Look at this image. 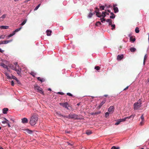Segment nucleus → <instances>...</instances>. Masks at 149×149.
<instances>
[{"mask_svg":"<svg viewBox=\"0 0 149 149\" xmlns=\"http://www.w3.org/2000/svg\"><path fill=\"white\" fill-rule=\"evenodd\" d=\"M38 120L37 116L33 115L32 116L30 120V123L31 125L33 126L35 125L37 123Z\"/></svg>","mask_w":149,"mask_h":149,"instance_id":"1","label":"nucleus"},{"mask_svg":"<svg viewBox=\"0 0 149 149\" xmlns=\"http://www.w3.org/2000/svg\"><path fill=\"white\" fill-rule=\"evenodd\" d=\"M142 98H140L139 100L137 102L135 103L134 104V108L135 110H137L141 107Z\"/></svg>","mask_w":149,"mask_h":149,"instance_id":"2","label":"nucleus"},{"mask_svg":"<svg viewBox=\"0 0 149 149\" xmlns=\"http://www.w3.org/2000/svg\"><path fill=\"white\" fill-rule=\"evenodd\" d=\"M77 116L75 114L70 113L68 116H64V117L70 119H77Z\"/></svg>","mask_w":149,"mask_h":149,"instance_id":"3","label":"nucleus"},{"mask_svg":"<svg viewBox=\"0 0 149 149\" xmlns=\"http://www.w3.org/2000/svg\"><path fill=\"white\" fill-rule=\"evenodd\" d=\"M35 89L38 92H39L40 93L43 94L44 92L42 90V89L40 87L38 86H35Z\"/></svg>","mask_w":149,"mask_h":149,"instance_id":"4","label":"nucleus"},{"mask_svg":"<svg viewBox=\"0 0 149 149\" xmlns=\"http://www.w3.org/2000/svg\"><path fill=\"white\" fill-rule=\"evenodd\" d=\"M59 104L60 105L62 106L63 107L68 109V107H69V105L67 102H66L64 103H59Z\"/></svg>","mask_w":149,"mask_h":149,"instance_id":"5","label":"nucleus"},{"mask_svg":"<svg viewBox=\"0 0 149 149\" xmlns=\"http://www.w3.org/2000/svg\"><path fill=\"white\" fill-rule=\"evenodd\" d=\"M12 41V40H4L0 41V45L2 44H6Z\"/></svg>","mask_w":149,"mask_h":149,"instance_id":"6","label":"nucleus"},{"mask_svg":"<svg viewBox=\"0 0 149 149\" xmlns=\"http://www.w3.org/2000/svg\"><path fill=\"white\" fill-rule=\"evenodd\" d=\"M114 110V107L113 106H110L108 109V111L110 113H112Z\"/></svg>","mask_w":149,"mask_h":149,"instance_id":"7","label":"nucleus"},{"mask_svg":"<svg viewBox=\"0 0 149 149\" xmlns=\"http://www.w3.org/2000/svg\"><path fill=\"white\" fill-rule=\"evenodd\" d=\"M21 68L19 67L16 68L15 70L17 74L21 76Z\"/></svg>","mask_w":149,"mask_h":149,"instance_id":"8","label":"nucleus"},{"mask_svg":"<svg viewBox=\"0 0 149 149\" xmlns=\"http://www.w3.org/2000/svg\"><path fill=\"white\" fill-rule=\"evenodd\" d=\"M132 116H130L127 117L125 118H124L123 119H119L120 121V122H123L125 121L126 119H129L131 118V117Z\"/></svg>","mask_w":149,"mask_h":149,"instance_id":"9","label":"nucleus"},{"mask_svg":"<svg viewBox=\"0 0 149 149\" xmlns=\"http://www.w3.org/2000/svg\"><path fill=\"white\" fill-rule=\"evenodd\" d=\"M28 120L26 118H24L22 119V122L23 123H27L28 122Z\"/></svg>","mask_w":149,"mask_h":149,"instance_id":"10","label":"nucleus"},{"mask_svg":"<svg viewBox=\"0 0 149 149\" xmlns=\"http://www.w3.org/2000/svg\"><path fill=\"white\" fill-rule=\"evenodd\" d=\"M1 66H2L3 68H6L7 70H8V67L7 65H5L3 63H0Z\"/></svg>","mask_w":149,"mask_h":149,"instance_id":"11","label":"nucleus"},{"mask_svg":"<svg viewBox=\"0 0 149 149\" xmlns=\"http://www.w3.org/2000/svg\"><path fill=\"white\" fill-rule=\"evenodd\" d=\"M136 40L135 37L134 36H130V40L132 42H134Z\"/></svg>","mask_w":149,"mask_h":149,"instance_id":"12","label":"nucleus"},{"mask_svg":"<svg viewBox=\"0 0 149 149\" xmlns=\"http://www.w3.org/2000/svg\"><path fill=\"white\" fill-rule=\"evenodd\" d=\"M95 12L96 13V15L97 16V17H101V15H100L101 13L100 12H99V11H97L96 10L95 11Z\"/></svg>","mask_w":149,"mask_h":149,"instance_id":"13","label":"nucleus"},{"mask_svg":"<svg viewBox=\"0 0 149 149\" xmlns=\"http://www.w3.org/2000/svg\"><path fill=\"white\" fill-rule=\"evenodd\" d=\"M123 58V55L122 54L121 55H118L117 56V59L118 60H121Z\"/></svg>","mask_w":149,"mask_h":149,"instance_id":"14","label":"nucleus"},{"mask_svg":"<svg viewBox=\"0 0 149 149\" xmlns=\"http://www.w3.org/2000/svg\"><path fill=\"white\" fill-rule=\"evenodd\" d=\"M25 131L26 133L29 134H31L33 132V131L30 130L28 129H26Z\"/></svg>","mask_w":149,"mask_h":149,"instance_id":"15","label":"nucleus"},{"mask_svg":"<svg viewBox=\"0 0 149 149\" xmlns=\"http://www.w3.org/2000/svg\"><path fill=\"white\" fill-rule=\"evenodd\" d=\"M8 109L7 108H4L3 109V113L4 114H6L7 112L8 111Z\"/></svg>","mask_w":149,"mask_h":149,"instance_id":"16","label":"nucleus"},{"mask_svg":"<svg viewBox=\"0 0 149 149\" xmlns=\"http://www.w3.org/2000/svg\"><path fill=\"white\" fill-rule=\"evenodd\" d=\"M9 67L12 69L15 70L17 68H16V67L14 65H10L9 66Z\"/></svg>","mask_w":149,"mask_h":149,"instance_id":"17","label":"nucleus"},{"mask_svg":"<svg viewBox=\"0 0 149 149\" xmlns=\"http://www.w3.org/2000/svg\"><path fill=\"white\" fill-rule=\"evenodd\" d=\"M105 102V101L103 100V101L100 104V105L98 106V107L99 108H101L102 106L104 104Z\"/></svg>","mask_w":149,"mask_h":149,"instance_id":"18","label":"nucleus"},{"mask_svg":"<svg viewBox=\"0 0 149 149\" xmlns=\"http://www.w3.org/2000/svg\"><path fill=\"white\" fill-rule=\"evenodd\" d=\"M113 10L115 13H116L118 12V9L117 7H114L113 8Z\"/></svg>","mask_w":149,"mask_h":149,"instance_id":"19","label":"nucleus"},{"mask_svg":"<svg viewBox=\"0 0 149 149\" xmlns=\"http://www.w3.org/2000/svg\"><path fill=\"white\" fill-rule=\"evenodd\" d=\"M52 31L51 30H47L46 31L47 34L48 36H50L52 33Z\"/></svg>","mask_w":149,"mask_h":149,"instance_id":"20","label":"nucleus"},{"mask_svg":"<svg viewBox=\"0 0 149 149\" xmlns=\"http://www.w3.org/2000/svg\"><path fill=\"white\" fill-rule=\"evenodd\" d=\"M0 28L1 29H8V26H0Z\"/></svg>","mask_w":149,"mask_h":149,"instance_id":"21","label":"nucleus"},{"mask_svg":"<svg viewBox=\"0 0 149 149\" xmlns=\"http://www.w3.org/2000/svg\"><path fill=\"white\" fill-rule=\"evenodd\" d=\"M147 58V54H146L145 55L144 58L143 62V64L144 65H145L146 61Z\"/></svg>","mask_w":149,"mask_h":149,"instance_id":"22","label":"nucleus"},{"mask_svg":"<svg viewBox=\"0 0 149 149\" xmlns=\"http://www.w3.org/2000/svg\"><path fill=\"white\" fill-rule=\"evenodd\" d=\"M130 50L131 52H134L136 51V49L134 47H132L130 48Z\"/></svg>","mask_w":149,"mask_h":149,"instance_id":"23","label":"nucleus"},{"mask_svg":"<svg viewBox=\"0 0 149 149\" xmlns=\"http://www.w3.org/2000/svg\"><path fill=\"white\" fill-rule=\"evenodd\" d=\"M111 14L112 15L110 16V17L111 19H114L115 17V15L112 12L111 13Z\"/></svg>","mask_w":149,"mask_h":149,"instance_id":"24","label":"nucleus"},{"mask_svg":"<svg viewBox=\"0 0 149 149\" xmlns=\"http://www.w3.org/2000/svg\"><path fill=\"white\" fill-rule=\"evenodd\" d=\"M37 79L38 80L41 81V82H43L45 81V80L43 78H41L40 77H37Z\"/></svg>","mask_w":149,"mask_h":149,"instance_id":"25","label":"nucleus"},{"mask_svg":"<svg viewBox=\"0 0 149 149\" xmlns=\"http://www.w3.org/2000/svg\"><path fill=\"white\" fill-rule=\"evenodd\" d=\"M5 75H6V76H7V79H11V77H10V76H9V74L8 72H5Z\"/></svg>","mask_w":149,"mask_h":149,"instance_id":"26","label":"nucleus"},{"mask_svg":"<svg viewBox=\"0 0 149 149\" xmlns=\"http://www.w3.org/2000/svg\"><path fill=\"white\" fill-rule=\"evenodd\" d=\"M56 114L59 116L61 117L62 116L63 117H64V116H63V115H62L60 112H56Z\"/></svg>","mask_w":149,"mask_h":149,"instance_id":"27","label":"nucleus"},{"mask_svg":"<svg viewBox=\"0 0 149 149\" xmlns=\"http://www.w3.org/2000/svg\"><path fill=\"white\" fill-rule=\"evenodd\" d=\"M22 28V27H21L19 28H18V29H16L14 31H13V32L15 34V33L16 32H17L18 31H20L21 30V29Z\"/></svg>","mask_w":149,"mask_h":149,"instance_id":"28","label":"nucleus"},{"mask_svg":"<svg viewBox=\"0 0 149 149\" xmlns=\"http://www.w3.org/2000/svg\"><path fill=\"white\" fill-rule=\"evenodd\" d=\"M86 134L88 135H89L92 134V132L90 130H87L86 131Z\"/></svg>","mask_w":149,"mask_h":149,"instance_id":"29","label":"nucleus"},{"mask_svg":"<svg viewBox=\"0 0 149 149\" xmlns=\"http://www.w3.org/2000/svg\"><path fill=\"white\" fill-rule=\"evenodd\" d=\"M101 23L100 21L97 22L96 23V25L97 26H99L100 25H101Z\"/></svg>","mask_w":149,"mask_h":149,"instance_id":"30","label":"nucleus"},{"mask_svg":"<svg viewBox=\"0 0 149 149\" xmlns=\"http://www.w3.org/2000/svg\"><path fill=\"white\" fill-rule=\"evenodd\" d=\"M4 119L6 120V121H3L2 122V123L3 124H7L8 123V120H7L6 118H4Z\"/></svg>","mask_w":149,"mask_h":149,"instance_id":"31","label":"nucleus"},{"mask_svg":"<svg viewBox=\"0 0 149 149\" xmlns=\"http://www.w3.org/2000/svg\"><path fill=\"white\" fill-rule=\"evenodd\" d=\"M30 74L33 77H35V75L36 74L33 72H31Z\"/></svg>","mask_w":149,"mask_h":149,"instance_id":"32","label":"nucleus"},{"mask_svg":"<svg viewBox=\"0 0 149 149\" xmlns=\"http://www.w3.org/2000/svg\"><path fill=\"white\" fill-rule=\"evenodd\" d=\"M93 15V14L92 13H90L88 15V17L89 18H91Z\"/></svg>","mask_w":149,"mask_h":149,"instance_id":"33","label":"nucleus"},{"mask_svg":"<svg viewBox=\"0 0 149 149\" xmlns=\"http://www.w3.org/2000/svg\"><path fill=\"white\" fill-rule=\"evenodd\" d=\"M101 17L102 16L103 18H104L106 17L105 13L104 12H103L102 13V14L101 15Z\"/></svg>","mask_w":149,"mask_h":149,"instance_id":"34","label":"nucleus"},{"mask_svg":"<svg viewBox=\"0 0 149 149\" xmlns=\"http://www.w3.org/2000/svg\"><path fill=\"white\" fill-rule=\"evenodd\" d=\"M135 32L136 33H138L139 32V30L138 27H137L136 28V29H135Z\"/></svg>","mask_w":149,"mask_h":149,"instance_id":"35","label":"nucleus"},{"mask_svg":"<svg viewBox=\"0 0 149 149\" xmlns=\"http://www.w3.org/2000/svg\"><path fill=\"white\" fill-rule=\"evenodd\" d=\"M15 34V33H14L13 32V33H11V34H10V35H8V36H7V37L8 38H10V37H11V36H13V35H14V34Z\"/></svg>","mask_w":149,"mask_h":149,"instance_id":"36","label":"nucleus"},{"mask_svg":"<svg viewBox=\"0 0 149 149\" xmlns=\"http://www.w3.org/2000/svg\"><path fill=\"white\" fill-rule=\"evenodd\" d=\"M26 21H27V20L26 19L24 20L23 21V22L20 25H22V26L23 25H24L26 23Z\"/></svg>","mask_w":149,"mask_h":149,"instance_id":"37","label":"nucleus"},{"mask_svg":"<svg viewBox=\"0 0 149 149\" xmlns=\"http://www.w3.org/2000/svg\"><path fill=\"white\" fill-rule=\"evenodd\" d=\"M40 4H39L34 9V10H37L38 8L40 7Z\"/></svg>","mask_w":149,"mask_h":149,"instance_id":"38","label":"nucleus"},{"mask_svg":"<svg viewBox=\"0 0 149 149\" xmlns=\"http://www.w3.org/2000/svg\"><path fill=\"white\" fill-rule=\"evenodd\" d=\"M14 66L16 67V68H18L19 67V65L17 64V62H15L14 63Z\"/></svg>","mask_w":149,"mask_h":149,"instance_id":"39","label":"nucleus"},{"mask_svg":"<svg viewBox=\"0 0 149 149\" xmlns=\"http://www.w3.org/2000/svg\"><path fill=\"white\" fill-rule=\"evenodd\" d=\"M140 119H141V121H144V116H143V114H142L140 117Z\"/></svg>","mask_w":149,"mask_h":149,"instance_id":"40","label":"nucleus"},{"mask_svg":"<svg viewBox=\"0 0 149 149\" xmlns=\"http://www.w3.org/2000/svg\"><path fill=\"white\" fill-rule=\"evenodd\" d=\"M120 148L119 147H116L115 146H113L111 149H120Z\"/></svg>","mask_w":149,"mask_h":149,"instance_id":"41","label":"nucleus"},{"mask_svg":"<svg viewBox=\"0 0 149 149\" xmlns=\"http://www.w3.org/2000/svg\"><path fill=\"white\" fill-rule=\"evenodd\" d=\"M100 8L101 10H104V6H100Z\"/></svg>","mask_w":149,"mask_h":149,"instance_id":"42","label":"nucleus"},{"mask_svg":"<svg viewBox=\"0 0 149 149\" xmlns=\"http://www.w3.org/2000/svg\"><path fill=\"white\" fill-rule=\"evenodd\" d=\"M6 15V14H4L0 18V19H3L5 18Z\"/></svg>","mask_w":149,"mask_h":149,"instance_id":"43","label":"nucleus"},{"mask_svg":"<svg viewBox=\"0 0 149 149\" xmlns=\"http://www.w3.org/2000/svg\"><path fill=\"white\" fill-rule=\"evenodd\" d=\"M100 20L102 22H103L104 21H106L105 19L104 18H101L100 19Z\"/></svg>","mask_w":149,"mask_h":149,"instance_id":"44","label":"nucleus"},{"mask_svg":"<svg viewBox=\"0 0 149 149\" xmlns=\"http://www.w3.org/2000/svg\"><path fill=\"white\" fill-rule=\"evenodd\" d=\"M5 35H2L0 36V39H4L5 38Z\"/></svg>","mask_w":149,"mask_h":149,"instance_id":"45","label":"nucleus"},{"mask_svg":"<svg viewBox=\"0 0 149 149\" xmlns=\"http://www.w3.org/2000/svg\"><path fill=\"white\" fill-rule=\"evenodd\" d=\"M95 69L97 70H99L100 69V67L98 66H96L95 67Z\"/></svg>","mask_w":149,"mask_h":149,"instance_id":"46","label":"nucleus"},{"mask_svg":"<svg viewBox=\"0 0 149 149\" xmlns=\"http://www.w3.org/2000/svg\"><path fill=\"white\" fill-rule=\"evenodd\" d=\"M111 26L112 27L111 29L112 30H113L115 28V24L111 25Z\"/></svg>","mask_w":149,"mask_h":149,"instance_id":"47","label":"nucleus"},{"mask_svg":"<svg viewBox=\"0 0 149 149\" xmlns=\"http://www.w3.org/2000/svg\"><path fill=\"white\" fill-rule=\"evenodd\" d=\"M11 79H13L16 80L17 78L15 77L12 75L11 77Z\"/></svg>","mask_w":149,"mask_h":149,"instance_id":"48","label":"nucleus"},{"mask_svg":"<svg viewBox=\"0 0 149 149\" xmlns=\"http://www.w3.org/2000/svg\"><path fill=\"white\" fill-rule=\"evenodd\" d=\"M109 115V113L107 112L105 113V116L106 117H107Z\"/></svg>","mask_w":149,"mask_h":149,"instance_id":"49","label":"nucleus"},{"mask_svg":"<svg viewBox=\"0 0 149 149\" xmlns=\"http://www.w3.org/2000/svg\"><path fill=\"white\" fill-rule=\"evenodd\" d=\"M67 95L68 96L73 97V95L71 93H67Z\"/></svg>","mask_w":149,"mask_h":149,"instance_id":"50","label":"nucleus"},{"mask_svg":"<svg viewBox=\"0 0 149 149\" xmlns=\"http://www.w3.org/2000/svg\"><path fill=\"white\" fill-rule=\"evenodd\" d=\"M120 123V122L119 120H118V122L115 123V125H119Z\"/></svg>","mask_w":149,"mask_h":149,"instance_id":"51","label":"nucleus"},{"mask_svg":"<svg viewBox=\"0 0 149 149\" xmlns=\"http://www.w3.org/2000/svg\"><path fill=\"white\" fill-rule=\"evenodd\" d=\"M66 143L69 145H70L71 146H72L73 145V143H69L68 142H67Z\"/></svg>","mask_w":149,"mask_h":149,"instance_id":"52","label":"nucleus"},{"mask_svg":"<svg viewBox=\"0 0 149 149\" xmlns=\"http://www.w3.org/2000/svg\"><path fill=\"white\" fill-rule=\"evenodd\" d=\"M144 121H141V122L140 123V125H143L144 124Z\"/></svg>","mask_w":149,"mask_h":149,"instance_id":"53","label":"nucleus"},{"mask_svg":"<svg viewBox=\"0 0 149 149\" xmlns=\"http://www.w3.org/2000/svg\"><path fill=\"white\" fill-rule=\"evenodd\" d=\"M16 82H17L18 84H20L21 83H20V82H19V81L17 79L16 80Z\"/></svg>","mask_w":149,"mask_h":149,"instance_id":"54","label":"nucleus"},{"mask_svg":"<svg viewBox=\"0 0 149 149\" xmlns=\"http://www.w3.org/2000/svg\"><path fill=\"white\" fill-rule=\"evenodd\" d=\"M106 21L107 22H111V19H107Z\"/></svg>","mask_w":149,"mask_h":149,"instance_id":"55","label":"nucleus"},{"mask_svg":"<svg viewBox=\"0 0 149 149\" xmlns=\"http://www.w3.org/2000/svg\"><path fill=\"white\" fill-rule=\"evenodd\" d=\"M58 94H60L61 95H64V93L62 92H58Z\"/></svg>","mask_w":149,"mask_h":149,"instance_id":"56","label":"nucleus"},{"mask_svg":"<svg viewBox=\"0 0 149 149\" xmlns=\"http://www.w3.org/2000/svg\"><path fill=\"white\" fill-rule=\"evenodd\" d=\"M11 83L12 86H13L14 85V83L13 81H11Z\"/></svg>","mask_w":149,"mask_h":149,"instance_id":"57","label":"nucleus"},{"mask_svg":"<svg viewBox=\"0 0 149 149\" xmlns=\"http://www.w3.org/2000/svg\"><path fill=\"white\" fill-rule=\"evenodd\" d=\"M129 87V86H127L126 88H125L123 89V91H125L127 90L128 88Z\"/></svg>","mask_w":149,"mask_h":149,"instance_id":"58","label":"nucleus"},{"mask_svg":"<svg viewBox=\"0 0 149 149\" xmlns=\"http://www.w3.org/2000/svg\"><path fill=\"white\" fill-rule=\"evenodd\" d=\"M111 25H112V21L111 22H109V25H110L111 26Z\"/></svg>","mask_w":149,"mask_h":149,"instance_id":"59","label":"nucleus"},{"mask_svg":"<svg viewBox=\"0 0 149 149\" xmlns=\"http://www.w3.org/2000/svg\"><path fill=\"white\" fill-rule=\"evenodd\" d=\"M30 0H26L24 1V2L25 3H27L29 1H30Z\"/></svg>","mask_w":149,"mask_h":149,"instance_id":"60","label":"nucleus"},{"mask_svg":"<svg viewBox=\"0 0 149 149\" xmlns=\"http://www.w3.org/2000/svg\"><path fill=\"white\" fill-rule=\"evenodd\" d=\"M7 124L8 126L9 127H11L9 123H8Z\"/></svg>","mask_w":149,"mask_h":149,"instance_id":"61","label":"nucleus"},{"mask_svg":"<svg viewBox=\"0 0 149 149\" xmlns=\"http://www.w3.org/2000/svg\"><path fill=\"white\" fill-rule=\"evenodd\" d=\"M3 52V50H1L0 48V52Z\"/></svg>","mask_w":149,"mask_h":149,"instance_id":"62","label":"nucleus"},{"mask_svg":"<svg viewBox=\"0 0 149 149\" xmlns=\"http://www.w3.org/2000/svg\"><path fill=\"white\" fill-rule=\"evenodd\" d=\"M95 9L97 10V11H99V8L97 7H96Z\"/></svg>","mask_w":149,"mask_h":149,"instance_id":"63","label":"nucleus"},{"mask_svg":"<svg viewBox=\"0 0 149 149\" xmlns=\"http://www.w3.org/2000/svg\"><path fill=\"white\" fill-rule=\"evenodd\" d=\"M93 10L92 9H90V13H92V12L93 11Z\"/></svg>","mask_w":149,"mask_h":149,"instance_id":"64","label":"nucleus"}]
</instances>
